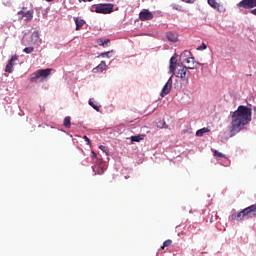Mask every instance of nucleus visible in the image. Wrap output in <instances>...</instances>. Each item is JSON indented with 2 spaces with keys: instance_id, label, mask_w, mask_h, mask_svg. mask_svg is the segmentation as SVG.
Returning a JSON list of instances; mask_svg holds the SVG:
<instances>
[{
  "instance_id": "obj_1",
  "label": "nucleus",
  "mask_w": 256,
  "mask_h": 256,
  "mask_svg": "<svg viewBox=\"0 0 256 256\" xmlns=\"http://www.w3.org/2000/svg\"><path fill=\"white\" fill-rule=\"evenodd\" d=\"M252 110L247 106L240 105L232 114L230 137L237 135L242 127L251 123Z\"/></svg>"
},
{
  "instance_id": "obj_2",
  "label": "nucleus",
  "mask_w": 256,
  "mask_h": 256,
  "mask_svg": "<svg viewBox=\"0 0 256 256\" xmlns=\"http://www.w3.org/2000/svg\"><path fill=\"white\" fill-rule=\"evenodd\" d=\"M245 217H248V218L256 217V204L243 209L238 214H232L231 219L233 221H243Z\"/></svg>"
},
{
  "instance_id": "obj_3",
  "label": "nucleus",
  "mask_w": 256,
  "mask_h": 256,
  "mask_svg": "<svg viewBox=\"0 0 256 256\" xmlns=\"http://www.w3.org/2000/svg\"><path fill=\"white\" fill-rule=\"evenodd\" d=\"M115 5L111 3H100V4H94L91 8V11L94 13H100L102 15H109L113 13Z\"/></svg>"
},
{
  "instance_id": "obj_4",
  "label": "nucleus",
  "mask_w": 256,
  "mask_h": 256,
  "mask_svg": "<svg viewBox=\"0 0 256 256\" xmlns=\"http://www.w3.org/2000/svg\"><path fill=\"white\" fill-rule=\"evenodd\" d=\"M170 73H173L175 77H179L180 79H182V81H189V75H191V72H189V68L179 63Z\"/></svg>"
},
{
  "instance_id": "obj_5",
  "label": "nucleus",
  "mask_w": 256,
  "mask_h": 256,
  "mask_svg": "<svg viewBox=\"0 0 256 256\" xmlns=\"http://www.w3.org/2000/svg\"><path fill=\"white\" fill-rule=\"evenodd\" d=\"M51 75V68L40 69L34 72L33 76L30 78V81L33 83H37V80L42 77V79H47V77Z\"/></svg>"
},
{
  "instance_id": "obj_6",
  "label": "nucleus",
  "mask_w": 256,
  "mask_h": 256,
  "mask_svg": "<svg viewBox=\"0 0 256 256\" xmlns=\"http://www.w3.org/2000/svg\"><path fill=\"white\" fill-rule=\"evenodd\" d=\"M181 57H186L184 61L188 64V69H195V57H193V55L191 54V51L185 50L181 54Z\"/></svg>"
},
{
  "instance_id": "obj_7",
  "label": "nucleus",
  "mask_w": 256,
  "mask_h": 256,
  "mask_svg": "<svg viewBox=\"0 0 256 256\" xmlns=\"http://www.w3.org/2000/svg\"><path fill=\"white\" fill-rule=\"evenodd\" d=\"M172 87H173V79L170 77L162 88L161 97H165L166 95H169L171 93Z\"/></svg>"
},
{
  "instance_id": "obj_8",
  "label": "nucleus",
  "mask_w": 256,
  "mask_h": 256,
  "mask_svg": "<svg viewBox=\"0 0 256 256\" xmlns=\"http://www.w3.org/2000/svg\"><path fill=\"white\" fill-rule=\"evenodd\" d=\"M238 6L243 9H253V7H256V0H242Z\"/></svg>"
},
{
  "instance_id": "obj_9",
  "label": "nucleus",
  "mask_w": 256,
  "mask_h": 256,
  "mask_svg": "<svg viewBox=\"0 0 256 256\" xmlns=\"http://www.w3.org/2000/svg\"><path fill=\"white\" fill-rule=\"evenodd\" d=\"M140 21H151L153 19V12L145 9L142 10L139 14Z\"/></svg>"
},
{
  "instance_id": "obj_10",
  "label": "nucleus",
  "mask_w": 256,
  "mask_h": 256,
  "mask_svg": "<svg viewBox=\"0 0 256 256\" xmlns=\"http://www.w3.org/2000/svg\"><path fill=\"white\" fill-rule=\"evenodd\" d=\"M33 10L23 11L20 10L18 12V15L20 16V19H24V21H31L33 19Z\"/></svg>"
},
{
  "instance_id": "obj_11",
  "label": "nucleus",
  "mask_w": 256,
  "mask_h": 256,
  "mask_svg": "<svg viewBox=\"0 0 256 256\" xmlns=\"http://www.w3.org/2000/svg\"><path fill=\"white\" fill-rule=\"evenodd\" d=\"M18 59H19L18 55H13L11 57V59L8 61L6 68H5L6 73H13V66H14L13 63H15V61H17Z\"/></svg>"
},
{
  "instance_id": "obj_12",
  "label": "nucleus",
  "mask_w": 256,
  "mask_h": 256,
  "mask_svg": "<svg viewBox=\"0 0 256 256\" xmlns=\"http://www.w3.org/2000/svg\"><path fill=\"white\" fill-rule=\"evenodd\" d=\"M107 70V64L105 61H102L97 67L93 68L94 73H103V71Z\"/></svg>"
},
{
  "instance_id": "obj_13",
  "label": "nucleus",
  "mask_w": 256,
  "mask_h": 256,
  "mask_svg": "<svg viewBox=\"0 0 256 256\" xmlns=\"http://www.w3.org/2000/svg\"><path fill=\"white\" fill-rule=\"evenodd\" d=\"M31 43H33V45H39V43H41V38L39 37V31H34L32 33Z\"/></svg>"
},
{
  "instance_id": "obj_14",
  "label": "nucleus",
  "mask_w": 256,
  "mask_h": 256,
  "mask_svg": "<svg viewBox=\"0 0 256 256\" xmlns=\"http://www.w3.org/2000/svg\"><path fill=\"white\" fill-rule=\"evenodd\" d=\"M166 38L168 39V41H171L172 43H177L178 41V35L175 32H167Z\"/></svg>"
},
{
  "instance_id": "obj_15",
  "label": "nucleus",
  "mask_w": 256,
  "mask_h": 256,
  "mask_svg": "<svg viewBox=\"0 0 256 256\" xmlns=\"http://www.w3.org/2000/svg\"><path fill=\"white\" fill-rule=\"evenodd\" d=\"M74 21L76 23V31H80L81 27H83V25H85V20H83V19L74 17Z\"/></svg>"
},
{
  "instance_id": "obj_16",
  "label": "nucleus",
  "mask_w": 256,
  "mask_h": 256,
  "mask_svg": "<svg viewBox=\"0 0 256 256\" xmlns=\"http://www.w3.org/2000/svg\"><path fill=\"white\" fill-rule=\"evenodd\" d=\"M208 5L213 7V9H217V11H221V4L217 2V0H208Z\"/></svg>"
},
{
  "instance_id": "obj_17",
  "label": "nucleus",
  "mask_w": 256,
  "mask_h": 256,
  "mask_svg": "<svg viewBox=\"0 0 256 256\" xmlns=\"http://www.w3.org/2000/svg\"><path fill=\"white\" fill-rule=\"evenodd\" d=\"M177 65H178L177 64V56H172L171 59H170V66H169L170 72L175 70Z\"/></svg>"
},
{
  "instance_id": "obj_18",
  "label": "nucleus",
  "mask_w": 256,
  "mask_h": 256,
  "mask_svg": "<svg viewBox=\"0 0 256 256\" xmlns=\"http://www.w3.org/2000/svg\"><path fill=\"white\" fill-rule=\"evenodd\" d=\"M209 131H211V130H209V128H205V127L201 128L198 131H196V136L203 137V135H205V133H209Z\"/></svg>"
},
{
  "instance_id": "obj_19",
  "label": "nucleus",
  "mask_w": 256,
  "mask_h": 256,
  "mask_svg": "<svg viewBox=\"0 0 256 256\" xmlns=\"http://www.w3.org/2000/svg\"><path fill=\"white\" fill-rule=\"evenodd\" d=\"M156 127H158V129H168V125L165 122V120H160L156 123Z\"/></svg>"
},
{
  "instance_id": "obj_20",
  "label": "nucleus",
  "mask_w": 256,
  "mask_h": 256,
  "mask_svg": "<svg viewBox=\"0 0 256 256\" xmlns=\"http://www.w3.org/2000/svg\"><path fill=\"white\" fill-rule=\"evenodd\" d=\"M143 139H145V135L131 136L132 143H139V141H143Z\"/></svg>"
},
{
  "instance_id": "obj_21",
  "label": "nucleus",
  "mask_w": 256,
  "mask_h": 256,
  "mask_svg": "<svg viewBox=\"0 0 256 256\" xmlns=\"http://www.w3.org/2000/svg\"><path fill=\"white\" fill-rule=\"evenodd\" d=\"M63 125L66 127V129H71V116H66L64 118Z\"/></svg>"
},
{
  "instance_id": "obj_22",
  "label": "nucleus",
  "mask_w": 256,
  "mask_h": 256,
  "mask_svg": "<svg viewBox=\"0 0 256 256\" xmlns=\"http://www.w3.org/2000/svg\"><path fill=\"white\" fill-rule=\"evenodd\" d=\"M98 45H100V47H106L107 46V43H111V40L110 39H99L97 41Z\"/></svg>"
},
{
  "instance_id": "obj_23",
  "label": "nucleus",
  "mask_w": 256,
  "mask_h": 256,
  "mask_svg": "<svg viewBox=\"0 0 256 256\" xmlns=\"http://www.w3.org/2000/svg\"><path fill=\"white\" fill-rule=\"evenodd\" d=\"M213 155H214V157H218V158H224V159L227 158V156H225V154H223L217 150H213Z\"/></svg>"
},
{
  "instance_id": "obj_24",
  "label": "nucleus",
  "mask_w": 256,
  "mask_h": 256,
  "mask_svg": "<svg viewBox=\"0 0 256 256\" xmlns=\"http://www.w3.org/2000/svg\"><path fill=\"white\" fill-rule=\"evenodd\" d=\"M33 51H35V48H33V47H26L23 49V52L27 53V55L33 53Z\"/></svg>"
},
{
  "instance_id": "obj_25",
  "label": "nucleus",
  "mask_w": 256,
  "mask_h": 256,
  "mask_svg": "<svg viewBox=\"0 0 256 256\" xmlns=\"http://www.w3.org/2000/svg\"><path fill=\"white\" fill-rule=\"evenodd\" d=\"M111 55H113V51L103 52L100 54V57H107L109 59Z\"/></svg>"
},
{
  "instance_id": "obj_26",
  "label": "nucleus",
  "mask_w": 256,
  "mask_h": 256,
  "mask_svg": "<svg viewBox=\"0 0 256 256\" xmlns=\"http://www.w3.org/2000/svg\"><path fill=\"white\" fill-rule=\"evenodd\" d=\"M89 105H90V107L94 108L95 111H99V109H100V107H99L98 105H96L95 103H93V100H92V99L89 100Z\"/></svg>"
},
{
  "instance_id": "obj_27",
  "label": "nucleus",
  "mask_w": 256,
  "mask_h": 256,
  "mask_svg": "<svg viewBox=\"0 0 256 256\" xmlns=\"http://www.w3.org/2000/svg\"><path fill=\"white\" fill-rule=\"evenodd\" d=\"M171 243H173L171 240L164 241L162 249H165V247H171Z\"/></svg>"
},
{
  "instance_id": "obj_28",
  "label": "nucleus",
  "mask_w": 256,
  "mask_h": 256,
  "mask_svg": "<svg viewBox=\"0 0 256 256\" xmlns=\"http://www.w3.org/2000/svg\"><path fill=\"white\" fill-rule=\"evenodd\" d=\"M205 49H207V45L202 43V45L198 48V51H205Z\"/></svg>"
},
{
  "instance_id": "obj_29",
  "label": "nucleus",
  "mask_w": 256,
  "mask_h": 256,
  "mask_svg": "<svg viewBox=\"0 0 256 256\" xmlns=\"http://www.w3.org/2000/svg\"><path fill=\"white\" fill-rule=\"evenodd\" d=\"M99 149H101V151H103L104 153H107V151H109L104 145H100Z\"/></svg>"
},
{
  "instance_id": "obj_30",
  "label": "nucleus",
  "mask_w": 256,
  "mask_h": 256,
  "mask_svg": "<svg viewBox=\"0 0 256 256\" xmlns=\"http://www.w3.org/2000/svg\"><path fill=\"white\" fill-rule=\"evenodd\" d=\"M172 8L175 9L176 11H181V6H177V5L173 4Z\"/></svg>"
},
{
  "instance_id": "obj_31",
  "label": "nucleus",
  "mask_w": 256,
  "mask_h": 256,
  "mask_svg": "<svg viewBox=\"0 0 256 256\" xmlns=\"http://www.w3.org/2000/svg\"><path fill=\"white\" fill-rule=\"evenodd\" d=\"M84 141H86L87 145H91V140H89V137L84 136Z\"/></svg>"
},
{
  "instance_id": "obj_32",
  "label": "nucleus",
  "mask_w": 256,
  "mask_h": 256,
  "mask_svg": "<svg viewBox=\"0 0 256 256\" xmlns=\"http://www.w3.org/2000/svg\"><path fill=\"white\" fill-rule=\"evenodd\" d=\"M92 159H97V153L95 151H92Z\"/></svg>"
},
{
  "instance_id": "obj_33",
  "label": "nucleus",
  "mask_w": 256,
  "mask_h": 256,
  "mask_svg": "<svg viewBox=\"0 0 256 256\" xmlns=\"http://www.w3.org/2000/svg\"><path fill=\"white\" fill-rule=\"evenodd\" d=\"M82 1H83V3H87V1H88L89 3H91V1H93V0H79V3H82Z\"/></svg>"
},
{
  "instance_id": "obj_34",
  "label": "nucleus",
  "mask_w": 256,
  "mask_h": 256,
  "mask_svg": "<svg viewBox=\"0 0 256 256\" xmlns=\"http://www.w3.org/2000/svg\"><path fill=\"white\" fill-rule=\"evenodd\" d=\"M184 3H193V0H182Z\"/></svg>"
},
{
  "instance_id": "obj_35",
  "label": "nucleus",
  "mask_w": 256,
  "mask_h": 256,
  "mask_svg": "<svg viewBox=\"0 0 256 256\" xmlns=\"http://www.w3.org/2000/svg\"><path fill=\"white\" fill-rule=\"evenodd\" d=\"M252 15H256V8L251 10Z\"/></svg>"
},
{
  "instance_id": "obj_36",
  "label": "nucleus",
  "mask_w": 256,
  "mask_h": 256,
  "mask_svg": "<svg viewBox=\"0 0 256 256\" xmlns=\"http://www.w3.org/2000/svg\"><path fill=\"white\" fill-rule=\"evenodd\" d=\"M6 5H11V2L7 1L6 3H4Z\"/></svg>"
},
{
  "instance_id": "obj_37",
  "label": "nucleus",
  "mask_w": 256,
  "mask_h": 256,
  "mask_svg": "<svg viewBox=\"0 0 256 256\" xmlns=\"http://www.w3.org/2000/svg\"><path fill=\"white\" fill-rule=\"evenodd\" d=\"M48 3H51V1H53V0H46Z\"/></svg>"
},
{
  "instance_id": "obj_38",
  "label": "nucleus",
  "mask_w": 256,
  "mask_h": 256,
  "mask_svg": "<svg viewBox=\"0 0 256 256\" xmlns=\"http://www.w3.org/2000/svg\"><path fill=\"white\" fill-rule=\"evenodd\" d=\"M254 111H256V108H254Z\"/></svg>"
}]
</instances>
